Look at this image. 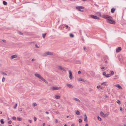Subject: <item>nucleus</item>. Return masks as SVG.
Returning a JSON list of instances; mask_svg holds the SVG:
<instances>
[{"label": "nucleus", "mask_w": 126, "mask_h": 126, "mask_svg": "<svg viewBox=\"0 0 126 126\" xmlns=\"http://www.w3.org/2000/svg\"><path fill=\"white\" fill-rule=\"evenodd\" d=\"M9 126H12V125H10Z\"/></svg>", "instance_id": "obj_64"}, {"label": "nucleus", "mask_w": 126, "mask_h": 126, "mask_svg": "<svg viewBox=\"0 0 126 126\" xmlns=\"http://www.w3.org/2000/svg\"><path fill=\"white\" fill-rule=\"evenodd\" d=\"M100 114L101 116L103 117H105V114L102 111H101L100 112Z\"/></svg>", "instance_id": "obj_15"}, {"label": "nucleus", "mask_w": 126, "mask_h": 126, "mask_svg": "<svg viewBox=\"0 0 126 126\" xmlns=\"http://www.w3.org/2000/svg\"><path fill=\"white\" fill-rule=\"evenodd\" d=\"M2 41H3V42H4L5 43L6 42V41L5 40H2Z\"/></svg>", "instance_id": "obj_51"}, {"label": "nucleus", "mask_w": 126, "mask_h": 126, "mask_svg": "<svg viewBox=\"0 0 126 126\" xmlns=\"http://www.w3.org/2000/svg\"><path fill=\"white\" fill-rule=\"evenodd\" d=\"M84 117L85 118L84 119V121H85L87 122V116L86 114H85L84 115Z\"/></svg>", "instance_id": "obj_17"}, {"label": "nucleus", "mask_w": 126, "mask_h": 126, "mask_svg": "<svg viewBox=\"0 0 126 126\" xmlns=\"http://www.w3.org/2000/svg\"><path fill=\"white\" fill-rule=\"evenodd\" d=\"M3 119H2L0 120V122L2 124H3L4 123V122L3 121Z\"/></svg>", "instance_id": "obj_28"}, {"label": "nucleus", "mask_w": 126, "mask_h": 126, "mask_svg": "<svg viewBox=\"0 0 126 126\" xmlns=\"http://www.w3.org/2000/svg\"><path fill=\"white\" fill-rule=\"evenodd\" d=\"M59 68L60 69H61L62 70H63L64 71H66V70H65V69L63 68L61 66H59Z\"/></svg>", "instance_id": "obj_16"}, {"label": "nucleus", "mask_w": 126, "mask_h": 126, "mask_svg": "<svg viewBox=\"0 0 126 126\" xmlns=\"http://www.w3.org/2000/svg\"><path fill=\"white\" fill-rule=\"evenodd\" d=\"M121 50V47H119L116 50V52H120Z\"/></svg>", "instance_id": "obj_9"}, {"label": "nucleus", "mask_w": 126, "mask_h": 126, "mask_svg": "<svg viewBox=\"0 0 126 126\" xmlns=\"http://www.w3.org/2000/svg\"><path fill=\"white\" fill-rule=\"evenodd\" d=\"M68 117H69V116H68H68H67L66 117L67 118H68Z\"/></svg>", "instance_id": "obj_60"}, {"label": "nucleus", "mask_w": 126, "mask_h": 126, "mask_svg": "<svg viewBox=\"0 0 126 126\" xmlns=\"http://www.w3.org/2000/svg\"><path fill=\"white\" fill-rule=\"evenodd\" d=\"M123 125H124V126H126V124H124Z\"/></svg>", "instance_id": "obj_59"}, {"label": "nucleus", "mask_w": 126, "mask_h": 126, "mask_svg": "<svg viewBox=\"0 0 126 126\" xmlns=\"http://www.w3.org/2000/svg\"><path fill=\"white\" fill-rule=\"evenodd\" d=\"M88 126V125L87 124H86L85 125V126Z\"/></svg>", "instance_id": "obj_56"}, {"label": "nucleus", "mask_w": 126, "mask_h": 126, "mask_svg": "<svg viewBox=\"0 0 126 126\" xmlns=\"http://www.w3.org/2000/svg\"><path fill=\"white\" fill-rule=\"evenodd\" d=\"M61 87H52L50 88L52 90H58L60 89Z\"/></svg>", "instance_id": "obj_4"}, {"label": "nucleus", "mask_w": 126, "mask_h": 126, "mask_svg": "<svg viewBox=\"0 0 126 126\" xmlns=\"http://www.w3.org/2000/svg\"><path fill=\"white\" fill-rule=\"evenodd\" d=\"M33 119L34 121H36V118L35 117H34Z\"/></svg>", "instance_id": "obj_41"}, {"label": "nucleus", "mask_w": 126, "mask_h": 126, "mask_svg": "<svg viewBox=\"0 0 126 126\" xmlns=\"http://www.w3.org/2000/svg\"><path fill=\"white\" fill-rule=\"evenodd\" d=\"M65 27H66V28H68V25H66V26H65Z\"/></svg>", "instance_id": "obj_55"}, {"label": "nucleus", "mask_w": 126, "mask_h": 126, "mask_svg": "<svg viewBox=\"0 0 126 126\" xmlns=\"http://www.w3.org/2000/svg\"><path fill=\"white\" fill-rule=\"evenodd\" d=\"M105 67L104 66H103L101 67V69H105Z\"/></svg>", "instance_id": "obj_47"}, {"label": "nucleus", "mask_w": 126, "mask_h": 126, "mask_svg": "<svg viewBox=\"0 0 126 126\" xmlns=\"http://www.w3.org/2000/svg\"><path fill=\"white\" fill-rule=\"evenodd\" d=\"M18 111L19 112L21 111H22V109L21 108H20L18 110Z\"/></svg>", "instance_id": "obj_42"}, {"label": "nucleus", "mask_w": 126, "mask_h": 126, "mask_svg": "<svg viewBox=\"0 0 126 126\" xmlns=\"http://www.w3.org/2000/svg\"><path fill=\"white\" fill-rule=\"evenodd\" d=\"M55 123L56 124L58 123V121L56 119L55 120Z\"/></svg>", "instance_id": "obj_43"}, {"label": "nucleus", "mask_w": 126, "mask_h": 126, "mask_svg": "<svg viewBox=\"0 0 126 126\" xmlns=\"http://www.w3.org/2000/svg\"><path fill=\"white\" fill-rule=\"evenodd\" d=\"M78 80L79 81H82L83 82L85 81V80L80 78L79 79H78Z\"/></svg>", "instance_id": "obj_18"}, {"label": "nucleus", "mask_w": 126, "mask_h": 126, "mask_svg": "<svg viewBox=\"0 0 126 126\" xmlns=\"http://www.w3.org/2000/svg\"><path fill=\"white\" fill-rule=\"evenodd\" d=\"M35 61V59H32V60H31V61L32 62H34Z\"/></svg>", "instance_id": "obj_39"}, {"label": "nucleus", "mask_w": 126, "mask_h": 126, "mask_svg": "<svg viewBox=\"0 0 126 126\" xmlns=\"http://www.w3.org/2000/svg\"><path fill=\"white\" fill-rule=\"evenodd\" d=\"M35 47L37 48H39V47L38 46L36 45V44H35Z\"/></svg>", "instance_id": "obj_40"}, {"label": "nucleus", "mask_w": 126, "mask_h": 126, "mask_svg": "<svg viewBox=\"0 0 126 126\" xmlns=\"http://www.w3.org/2000/svg\"><path fill=\"white\" fill-rule=\"evenodd\" d=\"M64 126H67L66 124Z\"/></svg>", "instance_id": "obj_63"}, {"label": "nucleus", "mask_w": 126, "mask_h": 126, "mask_svg": "<svg viewBox=\"0 0 126 126\" xmlns=\"http://www.w3.org/2000/svg\"><path fill=\"white\" fill-rule=\"evenodd\" d=\"M37 104L36 103H33L32 104L33 106L34 107L36 106H37Z\"/></svg>", "instance_id": "obj_33"}, {"label": "nucleus", "mask_w": 126, "mask_h": 126, "mask_svg": "<svg viewBox=\"0 0 126 126\" xmlns=\"http://www.w3.org/2000/svg\"><path fill=\"white\" fill-rule=\"evenodd\" d=\"M73 100L75 101H76L79 102H80V100L79 99L76 98H73Z\"/></svg>", "instance_id": "obj_14"}, {"label": "nucleus", "mask_w": 126, "mask_h": 126, "mask_svg": "<svg viewBox=\"0 0 126 126\" xmlns=\"http://www.w3.org/2000/svg\"><path fill=\"white\" fill-rule=\"evenodd\" d=\"M1 74L3 75H7L6 74L3 72H1Z\"/></svg>", "instance_id": "obj_36"}, {"label": "nucleus", "mask_w": 126, "mask_h": 126, "mask_svg": "<svg viewBox=\"0 0 126 126\" xmlns=\"http://www.w3.org/2000/svg\"><path fill=\"white\" fill-rule=\"evenodd\" d=\"M53 54L52 52L49 51H47L44 53L42 54V56H45L48 55H52Z\"/></svg>", "instance_id": "obj_2"}, {"label": "nucleus", "mask_w": 126, "mask_h": 126, "mask_svg": "<svg viewBox=\"0 0 126 126\" xmlns=\"http://www.w3.org/2000/svg\"><path fill=\"white\" fill-rule=\"evenodd\" d=\"M115 86L116 87H117L118 88H119L120 89H122V87L119 84H116L115 85Z\"/></svg>", "instance_id": "obj_10"}, {"label": "nucleus", "mask_w": 126, "mask_h": 126, "mask_svg": "<svg viewBox=\"0 0 126 126\" xmlns=\"http://www.w3.org/2000/svg\"><path fill=\"white\" fill-rule=\"evenodd\" d=\"M17 57V55H12L11 56L10 58H11V59H13L14 58H16V57Z\"/></svg>", "instance_id": "obj_11"}, {"label": "nucleus", "mask_w": 126, "mask_h": 126, "mask_svg": "<svg viewBox=\"0 0 126 126\" xmlns=\"http://www.w3.org/2000/svg\"><path fill=\"white\" fill-rule=\"evenodd\" d=\"M79 123H81L82 122V120L81 119H79Z\"/></svg>", "instance_id": "obj_37"}, {"label": "nucleus", "mask_w": 126, "mask_h": 126, "mask_svg": "<svg viewBox=\"0 0 126 126\" xmlns=\"http://www.w3.org/2000/svg\"><path fill=\"white\" fill-rule=\"evenodd\" d=\"M90 16L91 18L94 19H98L99 18L98 17L95 16L93 15H91Z\"/></svg>", "instance_id": "obj_8"}, {"label": "nucleus", "mask_w": 126, "mask_h": 126, "mask_svg": "<svg viewBox=\"0 0 126 126\" xmlns=\"http://www.w3.org/2000/svg\"><path fill=\"white\" fill-rule=\"evenodd\" d=\"M109 112H107L105 114V117H107L109 114Z\"/></svg>", "instance_id": "obj_22"}, {"label": "nucleus", "mask_w": 126, "mask_h": 126, "mask_svg": "<svg viewBox=\"0 0 126 126\" xmlns=\"http://www.w3.org/2000/svg\"><path fill=\"white\" fill-rule=\"evenodd\" d=\"M86 48L85 47H84L83 49H84V50L86 51Z\"/></svg>", "instance_id": "obj_52"}, {"label": "nucleus", "mask_w": 126, "mask_h": 126, "mask_svg": "<svg viewBox=\"0 0 126 126\" xmlns=\"http://www.w3.org/2000/svg\"><path fill=\"white\" fill-rule=\"evenodd\" d=\"M105 97H106V98H108V96H107L106 95H105Z\"/></svg>", "instance_id": "obj_50"}, {"label": "nucleus", "mask_w": 126, "mask_h": 126, "mask_svg": "<svg viewBox=\"0 0 126 126\" xmlns=\"http://www.w3.org/2000/svg\"><path fill=\"white\" fill-rule=\"evenodd\" d=\"M2 112L1 111H0V114H2Z\"/></svg>", "instance_id": "obj_58"}, {"label": "nucleus", "mask_w": 126, "mask_h": 126, "mask_svg": "<svg viewBox=\"0 0 126 126\" xmlns=\"http://www.w3.org/2000/svg\"><path fill=\"white\" fill-rule=\"evenodd\" d=\"M29 122L30 123H31L32 122V121L31 120H29Z\"/></svg>", "instance_id": "obj_54"}, {"label": "nucleus", "mask_w": 126, "mask_h": 126, "mask_svg": "<svg viewBox=\"0 0 126 126\" xmlns=\"http://www.w3.org/2000/svg\"><path fill=\"white\" fill-rule=\"evenodd\" d=\"M76 113L78 115H79L80 114V112L78 110H77L76 112Z\"/></svg>", "instance_id": "obj_24"}, {"label": "nucleus", "mask_w": 126, "mask_h": 126, "mask_svg": "<svg viewBox=\"0 0 126 126\" xmlns=\"http://www.w3.org/2000/svg\"><path fill=\"white\" fill-rule=\"evenodd\" d=\"M19 33L20 35L23 34V33H22L21 32H19Z\"/></svg>", "instance_id": "obj_53"}, {"label": "nucleus", "mask_w": 126, "mask_h": 126, "mask_svg": "<svg viewBox=\"0 0 126 126\" xmlns=\"http://www.w3.org/2000/svg\"><path fill=\"white\" fill-rule=\"evenodd\" d=\"M97 118H98V120H99L100 121L101 120H102L101 118L100 117L98 116H97Z\"/></svg>", "instance_id": "obj_30"}, {"label": "nucleus", "mask_w": 126, "mask_h": 126, "mask_svg": "<svg viewBox=\"0 0 126 126\" xmlns=\"http://www.w3.org/2000/svg\"><path fill=\"white\" fill-rule=\"evenodd\" d=\"M103 75L105 77V76L106 75V73L105 72H103Z\"/></svg>", "instance_id": "obj_35"}, {"label": "nucleus", "mask_w": 126, "mask_h": 126, "mask_svg": "<svg viewBox=\"0 0 126 126\" xmlns=\"http://www.w3.org/2000/svg\"><path fill=\"white\" fill-rule=\"evenodd\" d=\"M69 36L71 38L73 37L74 36V34L72 33H70L69 34Z\"/></svg>", "instance_id": "obj_20"}, {"label": "nucleus", "mask_w": 126, "mask_h": 126, "mask_svg": "<svg viewBox=\"0 0 126 126\" xmlns=\"http://www.w3.org/2000/svg\"><path fill=\"white\" fill-rule=\"evenodd\" d=\"M45 113L47 114H49V112L48 111H46V112H45Z\"/></svg>", "instance_id": "obj_48"}, {"label": "nucleus", "mask_w": 126, "mask_h": 126, "mask_svg": "<svg viewBox=\"0 0 126 126\" xmlns=\"http://www.w3.org/2000/svg\"><path fill=\"white\" fill-rule=\"evenodd\" d=\"M12 123V121L11 120L9 121L8 122V123L9 124H11Z\"/></svg>", "instance_id": "obj_44"}, {"label": "nucleus", "mask_w": 126, "mask_h": 126, "mask_svg": "<svg viewBox=\"0 0 126 126\" xmlns=\"http://www.w3.org/2000/svg\"><path fill=\"white\" fill-rule=\"evenodd\" d=\"M110 77V75L109 74H107L105 76V77L106 78H109Z\"/></svg>", "instance_id": "obj_23"}, {"label": "nucleus", "mask_w": 126, "mask_h": 126, "mask_svg": "<svg viewBox=\"0 0 126 126\" xmlns=\"http://www.w3.org/2000/svg\"><path fill=\"white\" fill-rule=\"evenodd\" d=\"M41 79L43 80V81H44L47 84L48 83V82L45 79H44L43 77H42V78Z\"/></svg>", "instance_id": "obj_13"}, {"label": "nucleus", "mask_w": 126, "mask_h": 126, "mask_svg": "<svg viewBox=\"0 0 126 126\" xmlns=\"http://www.w3.org/2000/svg\"><path fill=\"white\" fill-rule=\"evenodd\" d=\"M83 1H86V0H82Z\"/></svg>", "instance_id": "obj_61"}, {"label": "nucleus", "mask_w": 126, "mask_h": 126, "mask_svg": "<svg viewBox=\"0 0 126 126\" xmlns=\"http://www.w3.org/2000/svg\"><path fill=\"white\" fill-rule=\"evenodd\" d=\"M106 82H103L101 83V84L103 85H105L107 86V84H106Z\"/></svg>", "instance_id": "obj_19"}, {"label": "nucleus", "mask_w": 126, "mask_h": 126, "mask_svg": "<svg viewBox=\"0 0 126 126\" xmlns=\"http://www.w3.org/2000/svg\"><path fill=\"white\" fill-rule=\"evenodd\" d=\"M69 72V77L70 80L72 79H74V77L72 76L71 71L69 70L68 71Z\"/></svg>", "instance_id": "obj_3"}, {"label": "nucleus", "mask_w": 126, "mask_h": 126, "mask_svg": "<svg viewBox=\"0 0 126 126\" xmlns=\"http://www.w3.org/2000/svg\"><path fill=\"white\" fill-rule=\"evenodd\" d=\"M122 109H123L121 107H120V110H121V111L122 110Z\"/></svg>", "instance_id": "obj_45"}, {"label": "nucleus", "mask_w": 126, "mask_h": 126, "mask_svg": "<svg viewBox=\"0 0 126 126\" xmlns=\"http://www.w3.org/2000/svg\"><path fill=\"white\" fill-rule=\"evenodd\" d=\"M114 74V72L113 71H111L110 72V75L111 76H113Z\"/></svg>", "instance_id": "obj_26"}, {"label": "nucleus", "mask_w": 126, "mask_h": 126, "mask_svg": "<svg viewBox=\"0 0 126 126\" xmlns=\"http://www.w3.org/2000/svg\"><path fill=\"white\" fill-rule=\"evenodd\" d=\"M76 8L79 11L81 12L83 11L81 10L83 9H84V7L82 6H77Z\"/></svg>", "instance_id": "obj_5"}, {"label": "nucleus", "mask_w": 126, "mask_h": 126, "mask_svg": "<svg viewBox=\"0 0 126 126\" xmlns=\"http://www.w3.org/2000/svg\"><path fill=\"white\" fill-rule=\"evenodd\" d=\"M5 80V78L4 77H3L2 78V81L3 82H4Z\"/></svg>", "instance_id": "obj_34"}, {"label": "nucleus", "mask_w": 126, "mask_h": 126, "mask_svg": "<svg viewBox=\"0 0 126 126\" xmlns=\"http://www.w3.org/2000/svg\"><path fill=\"white\" fill-rule=\"evenodd\" d=\"M3 3L5 5H6L7 4V3L5 1H3Z\"/></svg>", "instance_id": "obj_31"}, {"label": "nucleus", "mask_w": 126, "mask_h": 126, "mask_svg": "<svg viewBox=\"0 0 126 126\" xmlns=\"http://www.w3.org/2000/svg\"><path fill=\"white\" fill-rule=\"evenodd\" d=\"M45 123H44L43 124V126H45Z\"/></svg>", "instance_id": "obj_62"}, {"label": "nucleus", "mask_w": 126, "mask_h": 126, "mask_svg": "<svg viewBox=\"0 0 126 126\" xmlns=\"http://www.w3.org/2000/svg\"><path fill=\"white\" fill-rule=\"evenodd\" d=\"M46 34H47L46 33L42 34V37L43 38H45V36H46Z\"/></svg>", "instance_id": "obj_25"}, {"label": "nucleus", "mask_w": 126, "mask_h": 126, "mask_svg": "<svg viewBox=\"0 0 126 126\" xmlns=\"http://www.w3.org/2000/svg\"><path fill=\"white\" fill-rule=\"evenodd\" d=\"M12 119L14 120H15L16 119V118L15 116H13L12 117Z\"/></svg>", "instance_id": "obj_38"}, {"label": "nucleus", "mask_w": 126, "mask_h": 126, "mask_svg": "<svg viewBox=\"0 0 126 126\" xmlns=\"http://www.w3.org/2000/svg\"><path fill=\"white\" fill-rule=\"evenodd\" d=\"M55 97L56 99H59L60 98L61 96L59 95H55Z\"/></svg>", "instance_id": "obj_12"}, {"label": "nucleus", "mask_w": 126, "mask_h": 126, "mask_svg": "<svg viewBox=\"0 0 126 126\" xmlns=\"http://www.w3.org/2000/svg\"><path fill=\"white\" fill-rule=\"evenodd\" d=\"M17 105V103H16L15 104V105L14 106L13 108L14 109H16V107Z\"/></svg>", "instance_id": "obj_29"}, {"label": "nucleus", "mask_w": 126, "mask_h": 126, "mask_svg": "<svg viewBox=\"0 0 126 126\" xmlns=\"http://www.w3.org/2000/svg\"><path fill=\"white\" fill-rule=\"evenodd\" d=\"M117 103H118L119 105H120L121 104V103L120 102V101L119 100H118L117 101Z\"/></svg>", "instance_id": "obj_32"}, {"label": "nucleus", "mask_w": 126, "mask_h": 126, "mask_svg": "<svg viewBox=\"0 0 126 126\" xmlns=\"http://www.w3.org/2000/svg\"><path fill=\"white\" fill-rule=\"evenodd\" d=\"M81 72L80 71H79L78 72V73L79 74H81Z\"/></svg>", "instance_id": "obj_49"}, {"label": "nucleus", "mask_w": 126, "mask_h": 126, "mask_svg": "<svg viewBox=\"0 0 126 126\" xmlns=\"http://www.w3.org/2000/svg\"><path fill=\"white\" fill-rule=\"evenodd\" d=\"M66 86H67L69 88H73L74 87L72 85L68 83H67L66 84Z\"/></svg>", "instance_id": "obj_7"}, {"label": "nucleus", "mask_w": 126, "mask_h": 126, "mask_svg": "<svg viewBox=\"0 0 126 126\" xmlns=\"http://www.w3.org/2000/svg\"><path fill=\"white\" fill-rule=\"evenodd\" d=\"M34 75L35 76L37 77V78H39L40 79H41L43 77L40 74H38L35 73L34 74Z\"/></svg>", "instance_id": "obj_6"}, {"label": "nucleus", "mask_w": 126, "mask_h": 126, "mask_svg": "<svg viewBox=\"0 0 126 126\" xmlns=\"http://www.w3.org/2000/svg\"><path fill=\"white\" fill-rule=\"evenodd\" d=\"M56 112L57 114H58L59 113V112L58 111H56Z\"/></svg>", "instance_id": "obj_57"}, {"label": "nucleus", "mask_w": 126, "mask_h": 126, "mask_svg": "<svg viewBox=\"0 0 126 126\" xmlns=\"http://www.w3.org/2000/svg\"><path fill=\"white\" fill-rule=\"evenodd\" d=\"M115 10V9L114 8H112L111 10V12L113 13L114 12Z\"/></svg>", "instance_id": "obj_21"}, {"label": "nucleus", "mask_w": 126, "mask_h": 126, "mask_svg": "<svg viewBox=\"0 0 126 126\" xmlns=\"http://www.w3.org/2000/svg\"><path fill=\"white\" fill-rule=\"evenodd\" d=\"M17 120L19 121H21L22 120L21 118L20 117H17Z\"/></svg>", "instance_id": "obj_27"}, {"label": "nucleus", "mask_w": 126, "mask_h": 126, "mask_svg": "<svg viewBox=\"0 0 126 126\" xmlns=\"http://www.w3.org/2000/svg\"><path fill=\"white\" fill-rule=\"evenodd\" d=\"M102 17L103 18L107 20L108 22L110 24H114L115 23L114 21L112 20V17L109 16L108 15H104Z\"/></svg>", "instance_id": "obj_1"}, {"label": "nucleus", "mask_w": 126, "mask_h": 126, "mask_svg": "<svg viewBox=\"0 0 126 126\" xmlns=\"http://www.w3.org/2000/svg\"><path fill=\"white\" fill-rule=\"evenodd\" d=\"M97 88L98 89H99L100 88V86L99 85H98L97 86Z\"/></svg>", "instance_id": "obj_46"}]
</instances>
